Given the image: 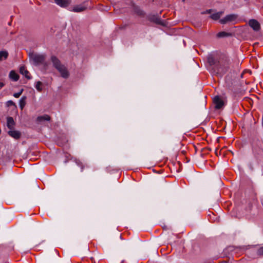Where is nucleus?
I'll return each instance as SVG.
<instances>
[{
  "label": "nucleus",
  "instance_id": "9b49d317",
  "mask_svg": "<svg viewBox=\"0 0 263 263\" xmlns=\"http://www.w3.org/2000/svg\"><path fill=\"white\" fill-rule=\"evenodd\" d=\"M9 78L13 81H17L18 80L20 77L16 72L13 70H12L10 72Z\"/></svg>",
  "mask_w": 263,
  "mask_h": 263
},
{
  "label": "nucleus",
  "instance_id": "412c9836",
  "mask_svg": "<svg viewBox=\"0 0 263 263\" xmlns=\"http://www.w3.org/2000/svg\"><path fill=\"white\" fill-rule=\"evenodd\" d=\"M42 82L40 81H37L35 85V87L39 91H41L42 90Z\"/></svg>",
  "mask_w": 263,
  "mask_h": 263
},
{
  "label": "nucleus",
  "instance_id": "1a4fd4ad",
  "mask_svg": "<svg viewBox=\"0 0 263 263\" xmlns=\"http://www.w3.org/2000/svg\"><path fill=\"white\" fill-rule=\"evenodd\" d=\"M54 2L62 7H66L70 4V0H54Z\"/></svg>",
  "mask_w": 263,
  "mask_h": 263
},
{
  "label": "nucleus",
  "instance_id": "6ab92c4d",
  "mask_svg": "<svg viewBox=\"0 0 263 263\" xmlns=\"http://www.w3.org/2000/svg\"><path fill=\"white\" fill-rule=\"evenodd\" d=\"M231 34L229 33H227L224 31L219 32L217 34V36L218 37H223L226 36H230Z\"/></svg>",
  "mask_w": 263,
  "mask_h": 263
},
{
  "label": "nucleus",
  "instance_id": "f3484780",
  "mask_svg": "<svg viewBox=\"0 0 263 263\" xmlns=\"http://www.w3.org/2000/svg\"><path fill=\"white\" fill-rule=\"evenodd\" d=\"M8 53L6 51H0V61L6 59L8 57Z\"/></svg>",
  "mask_w": 263,
  "mask_h": 263
},
{
  "label": "nucleus",
  "instance_id": "b1692460",
  "mask_svg": "<svg viewBox=\"0 0 263 263\" xmlns=\"http://www.w3.org/2000/svg\"><path fill=\"white\" fill-rule=\"evenodd\" d=\"M6 104H7V106H15V104L11 100H9L8 101H7L6 103Z\"/></svg>",
  "mask_w": 263,
  "mask_h": 263
},
{
  "label": "nucleus",
  "instance_id": "6e6552de",
  "mask_svg": "<svg viewBox=\"0 0 263 263\" xmlns=\"http://www.w3.org/2000/svg\"><path fill=\"white\" fill-rule=\"evenodd\" d=\"M20 72L22 75L24 76L25 78L28 80L31 79V76L29 72L27 70L26 68L24 66H22L20 68Z\"/></svg>",
  "mask_w": 263,
  "mask_h": 263
},
{
  "label": "nucleus",
  "instance_id": "f257e3e1",
  "mask_svg": "<svg viewBox=\"0 0 263 263\" xmlns=\"http://www.w3.org/2000/svg\"><path fill=\"white\" fill-rule=\"evenodd\" d=\"M51 61L53 65V66L59 71L60 73L61 77L64 78H67L69 77V72L66 67L61 64L60 60L55 56L51 57Z\"/></svg>",
  "mask_w": 263,
  "mask_h": 263
},
{
  "label": "nucleus",
  "instance_id": "f03ea898",
  "mask_svg": "<svg viewBox=\"0 0 263 263\" xmlns=\"http://www.w3.org/2000/svg\"><path fill=\"white\" fill-rule=\"evenodd\" d=\"M237 18V15L234 14H231L226 15L223 18L219 20L220 23L221 24H225L229 23L234 22Z\"/></svg>",
  "mask_w": 263,
  "mask_h": 263
},
{
  "label": "nucleus",
  "instance_id": "4be33fe9",
  "mask_svg": "<svg viewBox=\"0 0 263 263\" xmlns=\"http://www.w3.org/2000/svg\"><path fill=\"white\" fill-rule=\"evenodd\" d=\"M135 12L139 15H143L144 14V12L139 8H135Z\"/></svg>",
  "mask_w": 263,
  "mask_h": 263
},
{
  "label": "nucleus",
  "instance_id": "39448f33",
  "mask_svg": "<svg viewBox=\"0 0 263 263\" xmlns=\"http://www.w3.org/2000/svg\"><path fill=\"white\" fill-rule=\"evenodd\" d=\"M213 102L216 109L221 108L224 105L222 99L218 96H215L213 99Z\"/></svg>",
  "mask_w": 263,
  "mask_h": 263
},
{
  "label": "nucleus",
  "instance_id": "9d476101",
  "mask_svg": "<svg viewBox=\"0 0 263 263\" xmlns=\"http://www.w3.org/2000/svg\"><path fill=\"white\" fill-rule=\"evenodd\" d=\"M8 134L15 139H18L21 137V133L17 130H10L8 132Z\"/></svg>",
  "mask_w": 263,
  "mask_h": 263
},
{
  "label": "nucleus",
  "instance_id": "5701e85b",
  "mask_svg": "<svg viewBox=\"0 0 263 263\" xmlns=\"http://www.w3.org/2000/svg\"><path fill=\"white\" fill-rule=\"evenodd\" d=\"M23 89H22L19 92H16V93H14L13 94V96L16 98H18L20 97V96L22 95V93H23Z\"/></svg>",
  "mask_w": 263,
  "mask_h": 263
},
{
  "label": "nucleus",
  "instance_id": "7ed1b4c3",
  "mask_svg": "<svg viewBox=\"0 0 263 263\" xmlns=\"http://www.w3.org/2000/svg\"><path fill=\"white\" fill-rule=\"evenodd\" d=\"M253 152L254 155L257 157L263 155L262 142L259 141L257 145H254L253 146Z\"/></svg>",
  "mask_w": 263,
  "mask_h": 263
},
{
  "label": "nucleus",
  "instance_id": "a211bd4d",
  "mask_svg": "<svg viewBox=\"0 0 263 263\" xmlns=\"http://www.w3.org/2000/svg\"><path fill=\"white\" fill-rule=\"evenodd\" d=\"M221 69V72H226L229 69V63L227 62L226 64L222 65L220 64L219 70Z\"/></svg>",
  "mask_w": 263,
  "mask_h": 263
},
{
  "label": "nucleus",
  "instance_id": "a878e982",
  "mask_svg": "<svg viewBox=\"0 0 263 263\" xmlns=\"http://www.w3.org/2000/svg\"><path fill=\"white\" fill-rule=\"evenodd\" d=\"M153 21H155V22H156L157 23H160V20L158 17H156L155 18V20H154Z\"/></svg>",
  "mask_w": 263,
  "mask_h": 263
},
{
  "label": "nucleus",
  "instance_id": "423d86ee",
  "mask_svg": "<svg viewBox=\"0 0 263 263\" xmlns=\"http://www.w3.org/2000/svg\"><path fill=\"white\" fill-rule=\"evenodd\" d=\"M88 7L86 3L74 6L72 8V11L75 12H81L85 10Z\"/></svg>",
  "mask_w": 263,
  "mask_h": 263
},
{
  "label": "nucleus",
  "instance_id": "20e7f679",
  "mask_svg": "<svg viewBox=\"0 0 263 263\" xmlns=\"http://www.w3.org/2000/svg\"><path fill=\"white\" fill-rule=\"evenodd\" d=\"M31 59L35 64L39 65L43 63L45 60V56L43 54H32Z\"/></svg>",
  "mask_w": 263,
  "mask_h": 263
},
{
  "label": "nucleus",
  "instance_id": "393cba45",
  "mask_svg": "<svg viewBox=\"0 0 263 263\" xmlns=\"http://www.w3.org/2000/svg\"><path fill=\"white\" fill-rule=\"evenodd\" d=\"M257 254L260 255H263V247H260L257 250Z\"/></svg>",
  "mask_w": 263,
  "mask_h": 263
},
{
  "label": "nucleus",
  "instance_id": "ddd939ff",
  "mask_svg": "<svg viewBox=\"0 0 263 263\" xmlns=\"http://www.w3.org/2000/svg\"><path fill=\"white\" fill-rule=\"evenodd\" d=\"M49 120H50V117L47 115L39 116L36 119V121L39 123L42 122L43 121H49Z\"/></svg>",
  "mask_w": 263,
  "mask_h": 263
},
{
  "label": "nucleus",
  "instance_id": "4468645a",
  "mask_svg": "<svg viewBox=\"0 0 263 263\" xmlns=\"http://www.w3.org/2000/svg\"><path fill=\"white\" fill-rule=\"evenodd\" d=\"M222 14V11L214 13L210 15V18L214 20H217L221 17Z\"/></svg>",
  "mask_w": 263,
  "mask_h": 263
},
{
  "label": "nucleus",
  "instance_id": "bb28decb",
  "mask_svg": "<svg viewBox=\"0 0 263 263\" xmlns=\"http://www.w3.org/2000/svg\"><path fill=\"white\" fill-rule=\"evenodd\" d=\"M5 85L4 83L0 82V89H1Z\"/></svg>",
  "mask_w": 263,
  "mask_h": 263
},
{
  "label": "nucleus",
  "instance_id": "aec40b11",
  "mask_svg": "<svg viewBox=\"0 0 263 263\" xmlns=\"http://www.w3.org/2000/svg\"><path fill=\"white\" fill-rule=\"evenodd\" d=\"M75 162L77 165L81 167V172H83L85 167L84 164L79 160H76Z\"/></svg>",
  "mask_w": 263,
  "mask_h": 263
},
{
  "label": "nucleus",
  "instance_id": "f8f14e48",
  "mask_svg": "<svg viewBox=\"0 0 263 263\" xmlns=\"http://www.w3.org/2000/svg\"><path fill=\"white\" fill-rule=\"evenodd\" d=\"M7 124L10 129H12L14 125V121L12 117H9L7 119Z\"/></svg>",
  "mask_w": 263,
  "mask_h": 263
},
{
  "label": "nucleus",
  "instance_id": "2eb2a0df",
  "mask_svg": "<svg viewBox=\"0 0 263 263\" xmlns=\"http://www.w3.org/2000/svg\"><path fill=\"white\" fill-rule=\"evenodd\" d=\"M26 97L24 96L21 98L19 101V105L21 110H23L26 105Z\"/></svg>",
  "mask_w": 263,
  "mask_h": 263
},
{
  "label": "nucleus",
  "instance_id": "c85d7f7f",
  "mask_svg": "<svg viewBox=\"0 0 263 263\" xmlns=\"http://www.w3.org/2000/svg\"><path fill=\"white\" fill-rule=\"evenodd\" d=\"M184 1H185V0H182V1H183V2H184Z\"/></svg>",
  "mask_w": 263,
  "mask_h": 263
},
{
  "label": "nucleus",
  "instance_id": "cd10ccee",
  "mask_svg": "<svg viewBox=\"0 0 263 263\" xmlns=\"http://www.w3.org/2000/svg\"><path fill=\"white\" fill-rule=\"evenodd\" d=\"M211 10H208V11H207V12H208V13H210V12H211Z\"/></svg>",
  "mask_w": 263,
  "mask_h": 263
},
{
  "label": "nucleus",
  "instance_id": "dca6fc26",
  "mask_svg": "<svg viewBox=\"0 0 263 263\" xmlns=\"http://www.w3.org/2000/svg\"><path fill=\"white\" fill-rule=\"evenodd\" d=\"M208 61L211 65H214L216 64V60L213 57V56L212 55L208 56Z\"/></svg>",
  "mask_w": 263,
  "mask_h": 263
},
{
  "label": "nucleus",
  "instance_id": "0eeeda50",
  "mask_svg": "<svg viewBox=\"0 0 263 263\" xmlns=\"http://www.w3.org/2000/svg\"><path fill=\"white\" fill-rule=\"evenodd\" d=\"M249 25L255 31H258L260 28V24L256 20H250L249 22Z\"/></svg>",
  "mask_w": 263,
  "mask_h": 263
}]
</instances>
